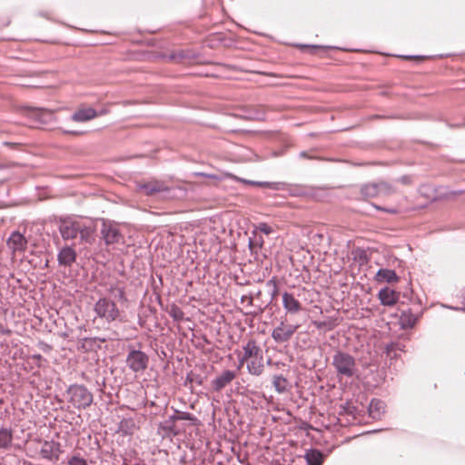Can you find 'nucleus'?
<instances>
[{
    "mask_svg": "<svg viewBox=\"0 0 465 465\" xmlns=\"http://www.w3.org/2000/svg\"><path fill=\"white\" fill-rule=\"evenodd\" d=\"M58 231L64 241L79 235L81 243L92 244L95 240L96 225L93 220L64 217L58 220Z\"/></svg>",
    "mask_w": 465,
    "mask_h": 465,
    "instance_id": "nucleus-1",
    "label": "nucleus"
},
{
    "mask_svg": "<svg viewBox=\"0 0 465 465\" xmlns=\"http://www.w3.org/2000/svg\"><path fill=\"white\" fill-rule=\"evenodd\" d=\"M94 312L97 318L107 323L124 322V316L116 303L107 297H101L95 302L94 304Z\"/></svg>",
    "mask_w": 465,
    "mask_h": 465,
    "instance_id": "nucleus-2",
    "label": "nucleus"
},
{
    "mask_svg": "<svg viewBox=\"0 0 465 465\" xmlns=\"http://www.w3.org/2000/svg\"><path fill=\"white\" fill-rule=\"evenodd\" d=\"M138 189L144 195L154 196L158 193H162L163 197L167 199L179 197V193L182 194L184 193V190L181 187H169L161 180H151L146 183H139Z\"/></svg>",
    "mask_w": 465,
    "mask_h": 465,
    "instance_id": "nucleus-3",
    "label": "nucleus"
},
{
    "mask_svg": "<svg viewBox=\"0 0 465 465\" xmlns=\"http://www.w3.org/2000/svg\"><path fill=\"white\" fill-rule=\"evenodd\" d=\"M332 365L340 378H351L357 372L355 359L344 351H338L333 355Z\"/></svg>",
    "mask_w": 465,
    "mask_h": 465,
    "instance_id": "nucleus-4",
    "label": "nucleus"
},
{
    "mask_svg": "<svg viewBox=\"0 0 465 465\" xmlns=\"http://www.w3.org/2000/svg\"><path fill=\"white\" fill-rule=\"evenodd\" d=\"M68 401L76 409L82 410L88 408L94 400L93 394L89 390L81 384H72L67 391Z\"/></svg>",
    "mask_w": 465,
    "mask_h": 465,
    "instance_id": "nucleus-5",
    "label": "nucleus"
},
{
    "mask_svg": "<svg viewBox=\"0 0 465 465\" xmlns=\"http://www.w3.org/2000/svg\"><path fill=\"white\" fill-rule=\"evenodd\" d=\"M125 361L132 371L142 373L147 369L149 357L145 352L140 350L132 349L128 352Z\"/></svg>",
    "mask_w": 465,
    "mask_h": 465,
    "instance_id": "nucleus-6",
    "label": "nucleus"
},
{
    "mask_svg": "<svg viewBox=\"0 0 465 465\" xmlns=\"http://www.w3.org/2000/svg\"><path fill=\"white\" fill-rule=\"evenodd\" d=\"M101 235L106 245L124 242V235L120 232L118 226L104 220L101 228Z\"/></svg>",
    "mask_w": 465,
    "mask_h": 465,
    "instance_id": "nucleus-7",
    "label": "nucleus"
},
{
    "mask_svg": "<svg viewBox=\"0 0 465 465\" xmlns=\"http://www.w3.org/2000/svg\"><path fill=\"white\" fill-rule=\"evenodd\" d=\"M64 452L62 445L54 440H44L40 449V455L49 461H57Z\"/></svg>",
    "mask_w": 465,
    "mask_h": 465,
    "instance_id": "nucleus-8",
    "label": "nucleus"
},
{
    "mask_svg": "<svg viewBox=\"0 0 465 465\" xmlns=\"http://www.w3.org/2000/svg\"><path fill=\"white\" fill-rule=\"evenodd\" d=\"M298 327V325H287L283 322H281L280 324L272 331V338L278 344L288 342Z\"/></svg>",
    "mask_w": 465,
    "mask_h": 465,
    "instance_id": "nucleus-9",
    "label": "nucleus"
},
{
    "mask_svg": "<svg viewBox=\"0 0 465 465\" xmlns=\"http://www.w3.org/2000/svg\"><path fill=\"white\" fill-rule=\"evenodd\" d=\"M393 190L386 183H367L361 186V193L364 197L372 198L381 194L391 193Z\"/></svg>",
    "mask_w": 465,
    "mask_h": 465,
    "instance_id": "nucleus-10",
    "label": "nucleus"
},
{
    "mask_svg": "<svg viewBox=\"0 0 465 465\" xmlns=\"http://www.w3.org/2000/svg\"><path fill=\"white\" fill-rule=\"evenodd\" d=\"M6 243L13 253L24 252L27 248V240L19 232H13Z\"/></svg>",
    "mask_w": 465,
    "mask_h": 465,
    "instance_id": "nucleus-11",
    "label": "nucleus"
},
{
    "mask_svg": "<svg viewBox=\"0 0 465 465\" xmlns=\"http://www.w3.org/2000/svg\"><path fill=\"white\" fill-rule=\"evenodd\" d=\"M282 306L287 313L297 314L302 310V305L293 293L284 292L282 293Z\"/></svg>",
    "mask_w": 465,
    "mask_h": 465,
    "instance_id": "nucleus-12",
    "label": "nucleus"
},
{
    "mask_svg": "<svg viewBox=\"0 0 465 465\" xmlns=\"http://www.w3.org/2000/svg\"><path fill=\"white\" fill-rule=\"evenodd\" d=\"M235 378L236 372L234 371H224L212 381L213 389L215 391H221L224 387L230 384Z\"/></svg>",
    "mask_w": 465,
    "mask_h": 465,
    "instance_id": "nucleus-13",
    "label": "nucleus"
},
{
    "mask_svg": "<svg viewBox=\"0 0 465 465\" xmlns=\"http://www.w3.org/2000/svg\"><path fill=\"white\" fill-rule=\"evenodd\" d=\"M77 257L75 250L71 246L62 248L57 254L58 263L64 267H71Z\"/></svg>",
    "mask_w": 465,
    "mask_h": 465,
    "instance_id": "nucleus-14",
    "label": "nucleus"
},
{
    "mask_svg": "<svg viewBox=\"0 0 465 465\" xmlns=\"http://www.w3.org/2000/svg\"><path fill=\"white\" fill-rule=\"evenodd\" d=\"M243 354L242 357L239 361L240 366L243 364L244 361H249L251 358H254L262 354V349L257 344L255 340H249L247 343L242 347Z\"/></svg>",
    "mask_w": 465,
    "mask_h": 465,
    "instance_id": "nucleus-15",
    "label": "nucleus"
},
{
    "mask_svg": "<svg viewBox=\"0 0 465 465\" xmlns=\"http://www.w3.org/2000/svg\"><path fill=\"white\" fill-rule=\"evenodd\" d=\"M378 297L382 305L392 306L398 302L399 293L389 287H385L380 290Z\"/></svg>",
    "mask_w": 465,
    "mask_h": 465,
    "instance_id": "nucleus-16",
    "label": "nucleus"
},
{
    "mask_svg": "<svg viewBox=\"0 0 465 465\" xmlns=\"http://www.w3.org/2000/svg\"><path fill=\"white\" fill-rule=\"evenodd\" d=\"M98 116V112L94 110L92 107L87 108H80L77 111H75L72 116L71 119L77 123H84L90 121L92 119H94Z\"/></svg>",
    "mask_w": 465,
    "mask_h": 465,
    "instance_id": "nucleus-17",
    "label": "nucleus"
},
{
    "mask_svg": "<svg viewBox=\"0 0 465 465\" xmlns=\"http://www.w3.org/2000/svg\"><path fill=\"white\" fill-rule=\"evenodd\" d=\"M158 433L163 437H172L177 435L179 430L176 428L175 420L170 416L163 422H161L158 427Z\"/></svg>",
    "mask_w": 465,
    "mask_h": 465,
    "instance_id": "nucleus-18",
    "label": "nucleus"
},
{
    "mask_svg": "<svg viewBox=\"0 0 465 465\" xmlns=\"http://www.w3.org/2000/svg\"><path fill=\"white\" fill-rule=\"evenodd\" d=\"M247 361V371L250 374L260 376L264 371L263 356L262 354L251 358Z\"/></svg>",
    "mask_w": 465,
    "mask_h": 465,
    "instance_id": "nucleus-19",
    "label": "nucleus"
},
{
    "mask_svg": "<svg viewBox=\"0 0 465 465\" xmlns=\"http://www.w3.org/2000/svg\"><path fill=\"white\" fill-rule=\"evenodd\" d=\"M385 411V403L377 399H373L369 405V414L374 420H381Z\"/></svg>",
    "mask_w": 465,
    "mask_h": 465,
    "instance_id": "nucleus-20",
    "label": "nucleus"
},
{
    "mask_svg": "<svg viewBox=\"0 0 465 465\" xmlns=\"http://www.w3.org/2000/svg\"><path fill=\"white\" fill-rule=\"evenodd\" d=\"M376 281L380 282H396L399 281V277L393 270L380 269L376 273Z\"/></svg>",
    "mask_w": 465,
    "mask_h": 465,
    "instance_id": "nucleus-21",
    "label": "nucleus"
},
{
    "mask_svg": "<svg viewBox=\"0 0 465 465\" xmlns=\"http://www.w3.org/2000/svg\"><path fill=\"white\" fill-rule=\"evenodd\" d=\"M13 446V431L11 429H0V449L10 450Z\"/></svg>",
    "mask_w": 465,
    "mask_h": 465,
    "instance_id": "nucleus-22",
    "label": "nucleus"
},
{
    "mask_svg": "<svg viewBox=\"0 0 465 465\" xmlns=\"http://www.w3.org/2000/svg\"><path fill=\"white\" fill-rule=\"evenodd\" d=\"M107 291L109 294L119 302H124L127 301L124 287L118 284H111Z\"/></svg>",
    "mask_w": 465,
    "mask_h": 465,
    "instance_id": "nucleus-23",
    "label": "nucleus"
},
{
    "mask_svg": "<svg viewBox=\"0 0 465 465\" xmlns=\"http://www.w3.org/2000/svg\"><path fill=\"white\" fill-rule=\"evenodd\" d=\"M416 317L411 312V311H404L401 312L400 317V323L402 328H412L416 323Z\"/></svg>",
    "mask_w": 465,
    "mask_h": 465,
    "instance_id": "nucleus-24",
    "label": "nucleus"
},
{
    "mask_svg": "<svg viewBox=\"0 0 465 465\" xmlns=\"http://www.w3.org/2000/svg\"><path fill=\"white\" fill-rule=\"evenodd\" d=\"M288 381L282 375H274L272 385L278 393H284L288 390Z\"/></svg>",
    "mask_w": 465,
    "mask_h": 465,
    "instance_id": "nucleus-25",
    "label": "nucleus"
},
{
    "mask_svg": "<svg viewBox=\"0 0 465 465\" xmlns=\"http://www.w3.org/2000/svg\"><path fill=\"white\" fill-rule=\"evenodd\" d=\"M166 312L169 314L170 317L173 319L175 322H182L184 318V312L183 310L177 306L175 303L170 304L166 308Z\"/></svg>",
    "mask_w": 465,
    "mask_h": 465,
    "instance_id": "nucleus-26",
    "label": "nucleus"
},
{
    "mask_svg": "<svg viewBox=\"0 0 465 465\" xmlns=\"http://www.w3.org/2000/svg\"><path fill=\"white\" fill-rule=\"evenodd\" d=\"M305 459L309 465H321L322 462V455L316 450H310L306 452Z\"/></svg>",
    "mask_w": 465,
    "mask_h": 465,
    "instance_id": "nucleus-27",
    "label": "nucleus"
},
{
    "mask_svg": "<svg viewBox=\"0 0 465 465\" xmlns=\"http://www.w3.org/2000/svg\"><path fill=\"white\" fill-rule=\"evenodd\" d=\"M135 430V423L133 419H123L119 423V431L124 434H133Z\"/></svg>",
    "mask_w": 465,
    "mask_h": 465,
    "instance_id": "nucleus-28",
    "label": "nucleus"
},
{
    "mask_svg": "<svg viewBox=\"0 0 465 465\" xmlns=\"http://www.w3.org/2000/svg\"><path fill=\"white\" fill-rule=\"evenodd\" d=\"M385 349L388 356L396 358L399 356V352L403 351V345L401 342H391L387 344Z\"/></svg>",
    "mask_w": 465,
    "mask_h": 465,
    "instance_id": "nucleus-29",
    "label": "nucleus"
},
{
    "mask_svg": "<svg viewBox=\"0 0 465 465\" xmlns=\"http://www.w3.org/2000/svg\"><path fill=\"white\" fill-rule=\"evenodd\" d=\"M66 465H89L87 460L80 453L74 454L67 458Z\"/></svg>",
    "mask_w": 465,
    "mask_h": 465,
    "instance_id": "nucleus-30",
    "label": "nucleus"
},
{
    "mask_svg": "<svg viewBox=\"0 0 465 465\" xmlns=\"http://www.w3.org/2000/svg\"><path fill=\"white\" fill-rule=\"evenodd\" d=\"M252 185L260 186V187H267L272 190H282L283 189L284 183H271V182H256L253 181Z\"/></svg>",
    "mask_w": 465,
    "mask_h": 465,
    "instance_id": "nucleus-31",
    "label": "nucleus"
},
{
    "mask_svg": "<svg viewBox=\"0 0 465 465\" xmlns=\"http://www.w3.org/2000/svg\"><path fill=\"white\" fill-rule=\"evenodd\" d=\"M172 417L173 418L175 422L177 420H191V421L196 420V418L193 414H191L189 412L179 411H175V414L173 415Z\"/></svg>",
    "mask_w": 465,
    "mask_h": 465,
    "instance_id": "nucleus-32",
    "label": "nucleus"
},
{
    "mask_svg": "<svg viewBox=\"0 0 465 465\" xmlns=\"http://www.w3.org/2000/svg\"><path fill=\"white\" fill-rule=\"evenodd\" d=\"M312 324L318 329V330H328L331 331L334 328V324L331 321H313Z\"/></svg>",
    "mask_w": 465,
    "mask_h": 465,
    "instance_id": "nucleus-33",
    "label": "nucleus"
},
{
    "mask_svg": "<svg viewBox=\"0 0 465 465\" xmlns=\"http://www.w3.org/2000/svg\"><path fill=\"white\" fill-rule=\"evenodd\" d=\"M267 286L269 287H272V292H271V297H272V300L275 299V297L277 296L278 294V286H277V282L274 278L269 280L267 282Z\"/></svg>",
    "mask_w": 465,
    "mask_h": 465,
    "instance_id": "nucleus-34",
    "label": "nucleus"
},
{
    "mask_svg": "<svg viewBox=\"0 0 465 465\" xmlns=\"http://www.w3.org/2000/svg\"><path fill=\"white\" fill-rule=\"evenodd\" d=\"M186 381L191 383L195 382L198 385H201L203 382L201 376L193 372H190L187 374Z\"/></svg>",
    "mask_w": 465,
    "mask_h": 465,
    "instance_id": "nucleus-35",
    "label": "nucleus"
},
{
    "mask_svg": "<svg viewBox=\"0 0 465 465\" xmlns=\"http://www.w3.org/2000/svg\"><path fill=\"white\" fill-rule=\"evenodd\" d=\"M225 176L227 178H230V179H232L233 181H236V182H240V183H244V184L252 185V183L253 182V181H251V180H246V179H243V178H240V177H238V176H236V175H234L232 173H226Z\"/></svg>",
    "mask_w": 465,
    "mask_h": 465,
    "instance_id": "nucleus-36",
    "label": "nucleus"
},
{
    "mask_svg": "<svg viewBox=\"0 0 465 465\" xmlns=\"http://www.w3.org/2000/svg\"><path fill=\"white\" fill-rule=\"evenodd\" d=\"M258 229L260 232H263L264 234H270L272 232V229L270 225H268L267 223H260L259 226H258Z\"/></svg>",
    "mask_w": 465,
    "mask_h": 465,
    "instance_id": "nucleus-37",
    "label": "nucleus"
},
{
    "mask_svg": "<svg viewBox=\"0 0 465 465\" xmlns=\"http://www.w3.org/2000/svg\"><path fill=\"white\" fill-rule=\"evenodd\" d=\"M185 57L183 53H173L170 54L169 59L172 61H181Z\"/></svg>",
    "mask_w": 465,
    "mask_h": 465,
    "instance_id": "nucleus-38",
    "label": "nucleus"
},
{
    "mask_svg": "<svg viewBox=\"0 0 465 465\" xmlns=\"http://www.w3.org/2000/svg\"><path fill=\"white\" fill-rule=\"evenodd\" d=\"M241 301L247 303L248 306H252L253 304V297L252 295H243Z\"/></svg>",
    "mask_w": 465,
    "mask_h": 465,
    "instance_id": "nucleus-39",
    "label": "nucleus"
},
{
    "mask_svg": "<svg viewBox=\"0 0 465 465\" xmlns=\"http://www.w3.org/2000/svg\"><path fill=\"white\" fill-rule=\"evenodd\" d=\"M460 298H461V307H451V309L453 310H456V311H465V290L463 292H461L460 293Z\"/></svg>",
    "mask_w": 465,
    "mask_h": 465,
    "instance_id": "nucleus-40",
    "label": "nucleus"
},
{
    "mask_svg": "<svg viewBox=\"0 0 465 465\" xmlns=\"http://www.w3.org/2000/svg\"><path fill=\"white\" fill-rule=\"evenodd\" d=\"M400 182L403 184H411L412 183V179L410 175H404L400 178Z\"/></svg>",
    "mask_w": 465,
    "mask_h": 465,
    "instance_id": "nucleus-41",
    "label": "nucleus"
},
{
    "mask_svg": "<svg viewBox=\"0 0 465 465\" xmlns=\"http://www.w3.org/2000/svg\"><path fill=\"white\" fill-rule=\"evenodd\" d=\"M31 359H33L34 361H37V366L38 367L41 366L40 361L43 360L42 355H40V354H34V355L31 356Z\"/></svg>",
    "mask_w": 465,
    "mask_h": 465,
    "instance_id": "nucleus-42",
    "label": "nucleus"
},
{
    "mask_svg": "<svg viewBox=\"0 0 465 465\" xmlns=\"http://www.w3.org/2000/svg\"><path fill=\"white\" fill-rule=\"evenodd\" d=\"M63 132L64 134H73V135H80L83 134V132L73 131V130H64Z\"/></svg>",
    "mask_w": 465,
    "mask_h": 465,
    "instance_id": "nucleus-43",
    "label": "nucleus"
},
{
    "mask_svg": "<svg viewBox=\"0 0 465 465\" xmlns=\"http://www.w3.org/2000/svg\"><path fill=\"white\" fill-rule=\"evenodd\" d=\"M197 175H199V176H203V177H209V178H216V177H215L214 175H213V174H206V173H197Z\"/></svg>",
    "mask_w": 465,
    "mask_h": 465,
    "instance_id": "nucleus-44",
    "label": "nucleus"
},
{
    "mask_svg": "<svg viewBox=\"0 0 465 465\" xmlns=\"http://www.w3.org/2000/svg\"><path fill=\"white\" fill-rule=\"evenodd\" d=\"M377 209H380V210H383V208H381L379 206H375ZM384 211L388 212V213H396V210L395 209H384Z\"/></svg>",
    "mask_w": 465,
    "mask_h": 465,
    "instance_id": "nucleus-45",
    "label": "nucleus"
},
{
    "mask_svg": "<svg viewBox=\"0 0 465 465\" xmlns=\"http://www.w3.org/2000/svg\"><path fill=\"white\" fill-rule=\"evenodd\" d=\"M96 340H98V338L85 339V341H95ZM99 341H102V342H104V341H105V339H99Z\"/></svg>",
    "mask_w": 465,
    "mask_h": 465,
    "instance_id": "nucleus-46",
    "label": "nucleus"
},
{
    "mask_svg": "<svg viewBox=\"0 0 465 465\" xmlns=\"http://www.w3.org/2000/svg\"><path fill=\"white\" fill-rule=\"evenodd\" d=\"M105 114H107V110H102L101 112L98 113V115H103Z\"/></svg>",
    "mask_w": 465,
    "mask_h": 465,
    "instance_id": "nucleus-47",
    "label": "nucleus"
},
{
    "mask_svg": "<svg viewBox=\"0 0 465 465\" xmlns=\"http://www.w3.org/2000/svg\"><path fill=\"white\" fill-rule=\"evenodd\" d=\"M61 336L65 338V337H67L68 335H67V333H66V332H64V333L61 334Z\"/></svg>",
    "mask_w": 465,
    "mask_h": 465,
    "instance_id": "nucleus-48",
    "label": "nucleus"
},
{
    "mask_svg": "<svg viewBox=\"0 0 465 465\" xmlns=\"http://www.w3.org/2000/svg\"><path fill=\"white\" fill-rule=\"evenodd\" d=\"M305 155H306V153H303V152H302V153H301V156H305Z\"/></svg>",
    "mask_w": 465,
    "mask_h": 465,
    "instance_id": "nucleus-49",
    "label": "nucleus"
}]
</instances>
